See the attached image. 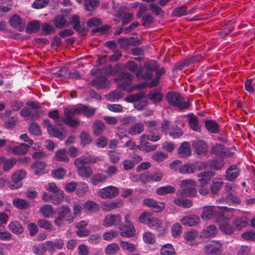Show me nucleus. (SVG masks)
I'll return each instance as SVG.
<instances>
[{"instance_id": "obj_9", "label": "nucleus", "mask_w": 255, "mask_h": 255, "mask_svg": "<svg viewBox=\"0 0 255 255\" xmlns=\"http://www.w3.org/2000/svg\"><path fill=\"white\" fill-rule=\"evenodd\" d=\"M74 164L77 168L78 175L81 177L87 178L92 175L93 171L91 167L82 164L81 160H74Z\"/></svg>"}, {"instance_id": "obj_38", "label": "nucleus", "mask_w": 255, "mask_h": 255, "mask_svg": "<svg viewBox=\"0 0 255 255\" xmlns=\"http://www.w3.org/2000/svg\"><path fill=\"white\" fill-rule=\"evenodd\" d=\"M225 147L223 144L217 143L213 145L210 148V153L212 155H218L221 158L223 155Z\"/></svg>"}, {"instance_id": "obj_17", "label": "nucleus", "mask_w": 255, "mask_h": 255, "mask_svg": "<svg viewBox=\"0 0 255 255\" xmlns=\"http://www.w3.org/2000/svg\"><path fill=\"white\" fill-rule=\"evenodd\" d=\"M143 204L147 207L151 208L156 212H161L165 207L163 203H158L152 198L144 199L143 201Z\"/></svg>"}, {"instance_id": "obj_64", "label": "nucleus", "mask_w": 255, "mask_h": 255, "mask_svg": "<svg viewBox=\"0 0 255 255\" xmlns=\"http://www.w3.org/2000/svg\"><path fill=\"white\" fill-rule=\"evenodd\" d=\"M143 241L149 244L152 245L155 242L154 235L150 232H145L143 235Z\"/></svg>"}, {"instance_id": "obj_4", "label": "nucleus", "mask_w": 255, "mask_h": 255, "mask_svg": "<svg viewBox=\"0 0 255 255\" xmlns=\"http://www.w3.org/2000/svg\"><path fill=\"white\" fill-rule=\"evenodd\" d=\"M122 218L119 215H108L103 221V225L109 227L112 225L119 226L120 233L123 237H128V227L127 224L121 225Z\"/></svg>"}, {"instance_id": "obj_51", "label": "nucleus", "mask_w": 255, "mask_h": 255, "mask_svg": "<svg viewBox=\"0 0 255 255\" xmlns=\"http://www.w3.org/2000/svg\"><path fill=\"white\" fill-rule=\"evenodd\" d=\"M182 227L179 223L173 224L171 227V235L174 238L179 237L182 234Z\"/></svg>"}, {"instance_id": "obj_57", "label": "nucleus", "mask_w": 255, "mask_h": 255, "mask_svg": "<svg viewBox=\"0 0 255 255\" xmlns=\"http://www.w3.org/2000/svg\"><path fill=\"white\" fill-rule=\"evenodd\" d=\"M169 134L173 138H177L181 137L183 134V132L180 128L176 126L171 128Z\"/></svg>"}, {"instance_id": "obj_42", "label": "nucleus", "mask_w": 255, "mask_h": 255, "mask_svg": "<svg viewBox=\"0 0 255 255\" xmlns=\"http://www.w3.org/2000/svg\"><path fill=\"white\" fill-rule=\"evenodd\" d=\"M28 145L27 144L21 143L18 146L10 148V149L14 154L21 155L25 154L28 151Z\"/></svg>"}, {"instance_id": "obj_3", "label": "nucleus", "mask_w": 255, "mask_h": 255, "mask_svg": "<svg viewBox=\"0 0 255 255\" xmlns=\"http://www.w3.org/2000/svg\"><path fill=\"white\" fill-rule=\"evenodd\" d=\"M114 74L118 75V77L115 79L117 82L119 90L126 91L128 87V66L125 64H119L113 69Z\"/></svg>"}, {"instance_id": "obj_34", "label": "nucleus", "mask_w": 255, "mask_h": 255, "mask_svg": "<svg viewBox=\"0 0 255 255\" xmlns=\"http://www.w3.org/2000/svg\"><path fill=\"white\" fill-rule=\"evenodd\" d=\"M8 229L13 233L19 235L23 232V228L18 221H12L8 224Z\"/></svg>"}, {"instance_id": "obj_10", "label": "nucleus", "mask_w": 255, "mask_h": 255, "mask_svg": "<svg viewBox=\"0 0 255 255\" xmlns=\"http://www.w3.org/2000/svg\"><path fill=\"white\" fill-rule=\"evenodd\" d=\"M163 174L161 171H155L153 173L144 172L140 175V181L143 183H147L150 181L159 182L162 180Z\"/></svg>"}, {"instance_id": "obj_14", "label": "nucleus", "mask_w": 255, "mask_h": 255, "mask_svg": "<svg viewBox=\"0 0 255 255\" xmlns=\"http://www.w3.org/2000/svg\"><path fill=\"white\" fill-rule=\"evenodd\" d=\"M222 247L221 243L219 241H212L206 245L204 248L206 254L215 255L219 254Z\"/></svg>"}, {"instance_id": "obj_18", "label": "nucleus", "mask_w": 255, "mask_h": 255, "mask_svg": "<svg viewBox=\"0 0 255 255\" xmlns=\"http://www.w3.org/2000/svg\"><path fill=\"white\" fill-rule=\"evenodd\" d=\"M249 222V219L247 216L243 215L235 217L233 221V224L238 231H240L246 227Z\"/></svg>"}, {"instance_id": "obj_55", "label": "nucleus", "mask_w": 255, "mask_h": 255, "mask_svg": "<svg viewBox=\"0 0 255 255\" xmlns=\"http://www.w3.org/2000/svg\"><path fill=\"white\" fill-rule=\"evenodd\" d=\"M98 158L94 156L88 155L83 156L79 158H77L75 160H81V163L83 164L93 163L96 162Z\"/></svg>"}, {"instance_id": "obj_47", "label": "nucleus", "mask_w": 255, "mask_h": 255, "mask_svg": "<svg viewBox=\"0 0 255 255\" xmlns=\"http://www.w3.org/2000/svg\"><path fill=\"white\" fill-rule=\"evenodd\" d=\"M225 162L222 158H216L210 161V167L215 170H219L223 167Z\"/></svg>"}, {"instance_id": "obj_39", "label": "nucleus", "mask_w": 255, "mask_h": 255, "mask_svg": "<svg viewBox=\"0 0 255 255\" xmlns=\"http://www.w3.org/2000/svg\"><path fill=\"white\" fill-rule=\"evenodd\" d=\"M107 179L106 175L99 173L95 174L91 178V183L93 185H97L99 183L105 182Z\"/></svg>"}, {"instance_id": "obj_11", "label": "nucleus", "mask_w": 255, "mask_h": 255, "mask_svg": "<svg viewBox=\"0 0 255 255\" xmlns=\"http://www.w3.org/2000/svg\"><path fill=\"white\" fill-rule=\"evenodd\" d=\"M119 193L118 188L111 185L100 189L98 195L103 199H112L118 195Z\"/></svg>"}, {"instance_id": "obj_36", "label": "nucleus", "mask_w": 255, "mask_h": 255, "mask_svg": "<svg viewBox=\"0 0 255 255\" xmlns=\"http://www.w3.org/2000/svg\"><path fill=\"white\" fill-rule=\"evenodd\" d=\"M39 210L42 215L47 218L52 217L55 213V211L51 205H45L41 207Z\"/></svg>"}, {"instance_id": "obj_59", "label": "nucleus", "mask_w": 255, "mask_h": 255, "mask_svg": "<svg viewBox=\"0 0 255 255\" xmlns=\"http://www.w3.org/2000/svg\"><path fill=\"white\" fill-rule=\"evenodd\" d=\"M220 230L223 233L227 235L234 233L235 229L232 225L228 223H223L220 225Z\"/></svg>"}, {"instance_id": "obj_20", "label": "nucleus", "mask_w": 255, "mask_h": 255, "mask_svg": "<svg viewBox=\"0 0 255 255\" xmlns=\"http://www.w3.org/2000/svg\"><path fill=\"white\" fill-rule=\"evenodd\" d=\"M178 153L181 157L187 158L190 156L191 155V149L189 142H182L178 148Z\"/></svg>"}, {"instance_id": "obj_37", "label": "nucleus", "mask_w": 255, "mask_h": 255, "mask_svg": "<svg viewBox=\"0 0 255 255\" xmlns=\"http://www.w3.org/2000/svg\"><path fill=\"white\" fill-rule=\"evenodd\" d=\"M12 204L16 208L20 210L26 209L29 207L28 201L25 199L16 198L13 200Z\"/></svg>"}, {"instance_id": "obj_25", "label": "nucleus", "mask_w": 255, "mask_h": 255, "mask_svg": "<svg viewBox=\"0 0 255 255\" xmlns=\"http://www.w3.org/2000/svg\"><path fill=\"white\" fill-rule=\"evenodd\" d=\"M92 84L97 89H104L109 86L110 81L105 77H100L93 80Z\"/></svg>"}, {"instance_id": "obj_46", "label": "nucleus", "mask_w": 255, "mask_h": 255, "mask_svg": "<svg viewBox=\"0 0 255 255\" xmlns=\"http://www.w3.org/2000/svg\"><path fill=\"white\" fill-rule=\"evenodd\" d=\"M144 130V125L141 123H138L132 126L128 130V133L134 135L140 134Z\"/></svg>"}, {"instance_id": "obj_60", "label": "nucleus", "mask_w": 255, "mask_h": 255, "mask_svg": "<svg viewBox=\"0 0 255 255\" xmlns=\"http://www.w3.org/2000/svg\"><path fill=\"white\" fill-rule=\"evenodd\" d=\"M144 93L143 92H139L136 94H134L128 96V103H137L140 101L144 96Z\"/></svg>"}, {"instance_id": "obj_63", "label": "nucleus", "mask_w": 255, "mask_h": 255, "mask_svg": "<svg viewBox=\"0 0 255 255\" xmlns=\"http://www.w3.org/2000/svg\"><path fill=\"white\" fill-rule=\"evenodd\" d=\"M119 249L118 245L117 243H112L109 244L106 249L105 253L106 254L112 255L115 254Z\"/></svg>"}, {"instance_id": "obj_61", "label": "nucleus", "mask_w": 255, "mask_h": 255, "mask_svg": "<svg viewBox=\"0 0 255 255\" xmlns=\"http://www.w3.org/2000/svg\"><path fill=\"white\" fill-rule=\"evenodd\" d=\"M227 202L231 204H240L241 202L240 199L236 195L229 193L226 197Z\"/></svg>"}, {"instance_id": "obj_48", "label": "nucleus", "mask_w": 255, "mask_h": 255, "mask_svg": "<svg viewBox=\"0 0 255 255\" xmlns=\"http://www.w3.org/2000/svg\"><path fill=\"white\" fill-rule=\"evenodd\" d=\"M187 14V7L184 5L176 7L172 11V15L176 17H181Z\"/></svg>"}, {"instance_id": "obj_50", "label": "nucleus", "mask_w": 255, "mask_h": 255, "mask_svg": "<svg viewBox=\"0 0 255 255\" xmlns=\"http://www.w3.org/2000/svg\"><path fill=\"white\" fill-rule=\"evenodd\" d=\"M89 190V187L87 183L84 182H80L77 184L76 188V194L82 196L84 195Z\"/></svg>"}, {"instance_id": "obj_33", "label": "nucleus", "mask_w": 255, "mask_h": 255, "mask_svg": "<svg viewBox=\"0 0 255 255\" xmlns=\"http://www.w3.org/2000/svg\"><path fill=\"white\" fill-rule=\"evenodd\" d=\"M196 170V167L194 163H187L181 165L179 171L181 174H191L194 173Z\"/></svg>"}, {"instance_id": "obj_62", "label": "nucleus", "mask_w": 255, "mask_h": 255, "mask_svg": "<svg viewBox=\"0 0 255 255\" xmlns=\"http://www.w3.org/2000/svg\"><path fill=\"white\" fill-rule=\"evenodd\" d=\"M168 157V154L162 151H156L152 156V159L156 162L164 160Z\"/></svg>"}, {"instance_id": "obj_22", "label": "nucleus", "mask_w": 255, "mask_h": 255, "mask_svg": "<svg viewBox=\"0 0 255 255\" xmlns=\"http://www.w3.org/2000/svg\"><path fill=\"white\" fill-rule=\"evenodd\" d=\"M53 23L55 27L58 29L68 26L67 17L64 14L56 16L53 20Z\"/></svg>"}, {"instance_id": "obj_15", "label": "nucleus", "mask_w": 255, "mask_h": 255, "mask_svg": "<svg viewBox=\"0 0 255 255\" xmlns=\"http://www.w3.org/2000/svg\"><path fill=\"white\" fill-rule=\"evenodd\" d=\"M68 26L71 25L73 28L79 32L83 33V32L87 30L84 27H81L80 17L79 15L72 14L68 18Z\"/></svg>"}, {"instance_id": "obj_41", "label": "nucleus", "mask_w": 255, "mask_h": 255, "mask_svg": "<svg viewBox=\"0 0 255 255\" xmlns=\"http://www.w3.org/2000/svg\"><path fill=\"white\" fill-rule=\"evenodd\" d=\"M161 255H176L172 245L166 244L163 245L160 249Z\"/></svg>"}, {"instance_id": "obj_53", "label": "nucleus", "mask_w": 255, "mask_h": 255, "mask_svg": "<svg viewBox=\"0 0 255 255\" xmlns=\"http://www.w3.org/2000/svg\"><path fill=\"white\" fill-rule=\"evenodd\" d=\"M130 155L131 158L128 159V169H131L135 164H138L142 160V157L134 153Z\"/></svg>"}, {"instance_id": "obj_29", "label": "nucleus", "mask_w": 255, "mask_h": 255, "mask_svg": "<svg viewBox=\"0 0 255 255\" xmlns=\"http://www.w3.org/2000/svg\"><path fill=\"white\" fill-rule=\"evenodd\" d=\"M148 99L154 104L160 103L163 99V95L156 90L150 92L148 94Z\"/></svg>"}, {"instance_id": "obj_52", "label": "nucleus", "mask_w": 255, "mask_h": 255, "mask_svg": "<svg viewBox=\"0 0 255 255\" xmlns=\"http://www.w3.org/2000/svg\"><path fill=\"white\" fill-rule=\"evenodd\" d=\"M38 226L45 230L47 231H52L53 230L54 228L51 222L45 219H39L37 221Z\"/></svg>"}, {"instance_id": "obj_8", "label": "nucleus", "mask_w": 255, "mask_h": 255, "mask_svg": "<svg viewBox=\"0 0 255 255\" xmlns=\"http://www.w3.org/2000/svg\"><path fill=\"white\" fill-rule=\"evenodd\" d=\"M43 126L46 128L48 133L51 136L62 139L66 136V133L64 130H60L54 127L48 119L43 121Z\"/></svg>"}, {"instance_id": "obj_35", "label": "nucleus", "mask_w": 255, "mask_h": 255, "mask_svg": "<svg viewBox=\"0 0 255 255\" xmlns=\"http://www.w3.org/2000/svg\"><path fill=\"white\" fill-rule=\"evenodd\" d=\"M16 159L15 158H6L3 157L2 169L4 171H9L16 163Z\"/></svg>"}, {"instance_id": "obj_45", "label": "nucleus", "mask_w": 255, "mask_h": 255, "mask_svg": "<svg viewBox=\"0 0 255 255\" xmlns=\"http://www.w3.org/2000/svg\"><path fill=\"white\" fill-rule=\"evenodd\" d=\"M20 115L24 117H27L30 116L32 120H34L39 117L40 112L39 111H36L34 113L32 114V112L28 108H24L20 111Z\"/></svg>"}, {"instance_id": "obj_19", "label": "nucleus", "mask_w": 255, "mask_h": 255, "mask_svg": "<svg viewBox=\"0 0 255 255\" xmlns=\"http://www.w3.org/2000/svg\"><path fill=\"white\" fill-rule=\"evenodd\" d=\"M10 26L18 30H21L25 24V22L19 15L14 14L12 15L9 20Z\"/></svg>"}, {"instance_id": "obj_28", "label": "nucleus", "mask_w": 255, "mask_h": 255, "mask_svg": "<svg viewBox=\"0 0 255 255\" xmlns=\"http://www.w3.org/2000/svg\"><path fill=\"white\" fill-rule=\"evenodd\" d=\"M123 205V203L121 200L110 202H104L102 203V209L105 211H110L117 208L121 207Z\"/></svg>"}, {"instance_id": "obj_7", "label": "nucleus", "mask_w": 255, "mask_h": 255, "mask_svg": "<svg viewBox=\"0 0 255 255\" xmlns=\"http://www.w3.org/2000/svg\"><path fill=\"white\" fill-rule=\"evenodd\" d=\"M194 152L198 156L206 155L209 150L207 143L204 140L196 139L192 142Z\"/></svg>"}, {"instance_id": "obj_24", "label": "nucleus", "mask_w": 255, "mask_h": 255, "mask_svg": "<svg viewBox=\"0 0 255 255\" xmlns=\"http://www.w3.org/2000/svg\"><path fill=\"white\" fill-rule=\"evenodd\" d=\"M205 127L210 133L216 134L220 130V126L215 120H208L205 122Z\"/></svg>"}, {"instance_id": "obj_44", "label": "nucleus", "mask_w": 255, "mask_h": 255, "mask_svg": "<svg viewBox=\"0 0 255 255\" xmlns=\"http://www.w3.org/2000/svg\"><path fill=\"white\" fill-rule=\"evenodd\" d=\"M64 197V192L63 191L57 192L51 195V202L54 205H59L63 200Z\"/></svg>"}, {"instance_id": "obj_23", "label": "nucleus", "mask_w": 255, "mask_h": 255, "mask_svg": "<svg viewBox=\"0 0 255 255\" xmlns=\"http://www.w3.org/2000/svg\"><path fill=\"white\" fill-rule=\"evenodd\" d=\"M46 163L42 161H36L31 166L34 174L36 175H41L45 173L46 172Z\"/></svg>"}, {"instance_id": "obj_16", "label": "nucleus", "mask_w": 255, "mask_h": 255, "mask_svg": "<svg viewBox=\"0 0 255 255\" xmlns=\"http://www.w3.org/2000/svg\"><path fill=\"white\" fill-rule=\"evenodd\" d=\"M58 215L65 218L66 222L71 223L74 220L75 217L71 214V209L68 205H62L59 209Z\"/></svg>"}, {"instance_id": "obj_12", "label": "nucleus", "mask_w": 255, "mask_h": 255, "mask_svg": "<svg viewBox=\"0 0 255 255\" xmlns=\"http://www.w3.org/2000/svg\"><path fill=\"white\" fill-rule=\"evenodd\" d=\"M26 172L23 169H19L11 175V179L14 182L10 186L11 189H16L22 186L20 182L26 176Z\"/></svg>"}, {"instance_id": "obj_54", "label": "nucleus", "mask_w": 255, "mask_h": 255, "mask_svg": "<svg viewBox=\"0 0 255 255\" xmlns=\"http://www.w3.org/2000/svg\"><path fill=\"white\" fill-rule=\"evenodd\" d=\"M105 128V125L101 121H97L93 124V129L95 134L98 135L102 133Z\"/></svg>"}, {"instance_id": "obj_30", "label": "nucleus", "mask_w": 255, "mask_h": 255, "mask_svg": "<svg viewBox=\"0 0 255 255\" xmlns=\"http://www.w3.org/2000/svg\"><path fill=\"white\" fill-rule=\"evenodd\" d=\"M54 159L58 161L67 162L69 158L67 155L66 149L62 148L55 152Z\"/></svg>"}, {"instance_id": "obj_27", "label": "nucleus", "mask_w": 255, "mask_h": 255, "mask_svg": "<svg viewBox=\"0 0 255 255\" xmlns=\"http://www.w3.org/2000/svg\"><path fill=\"white\" fill-rule=\"evenodd\" d=\"M224 184L221 178H214L210 186V193L213 195L217 194L222 188Z\"/></svg>"}, {"instance_id": "obj_49", "label": "nucleus", "mask_w": 255, "mask_h": 255, "mask_svg": "<svg viewBox=\"0 0 255 255\" xmlns=\"http://www.w3.org/2000/svg\"><path fill=\"white\" fill-rule=\"evenodd\" d=\"M124 96V94L121 91H115L111 92L108 95H106V98L107 100L114 102L118 100Z\"/></svg>"}, {"instance_id": "obj_2", "label": "nucleus", "mask_w": 255, "mask_h": 255, "mask_svg": "<svg viewBox=\"0 0 255 255\" xmlns=\"http://www.w3.org/2000/svg\"><path fill=\"white\" fill-rule=\"evenodd\" d=\"M229 210L230 208L226 206H205L201 214V218L204 220L213 219L219 222L225 218L224 211Z\"/></svg>"}, {"instance_id": "obj_21", "label": "nucleus", "mask_w": 255, "mask_h": 255, "mask_svg": "<svg viewBox=\"0 0 255 255\" xmlns=\"http://www.w3.org/2000/svg\"><path fill=\"white\" fill-rule=\"evenodd\" d=\"M215 172L212 171H205L200 172L198 175V180L202 185L208 183L214 176Z\"/></svg>"}, {"instance_id": "obj_58", "label": "nucleus", "mask_w": 255, "mask_h": 255, "mask_svg": "<svg viewBox=\"0 0 255 255\" xmlns=\"http://www.w3.org/2000/svg\"><path fill=\"white\" fill-rule=\"evenodd\" d=\"M84 207L91 212H95L98 211L99 208L98 204L93 201H88L85 203Z\"/></svg>"}, {"instance_id": "obj_13", "label": "nucleus", "mask_w": 255, "mask_h": 255, "mask_svg": "<svg viewBox=\"0 0 255 255\" xmlns=\"http://www.w3.org/2000/svg\"><path fill=\"white\" fill-rule=\"evenodd\" d=\"M241 169L236 164L230 165L225 171V178L230 182L234 181L240 175Z\"/></svg>"}, {"instance_id": "obj_56", "label": "nucleus", "mask_w": 255, "mask_h": 255, "mask_svg": "<svg viewBox=\"0 0 255 255\" xmlns=\"http://www.w3.org/2000/svg\"><path fill=\"white\" fill-rule=\"evenodd\" d=\"M142 24L145 27H148L153 22L154 18L150 14H144L142 16Z\"/></svg>"}, {"instance_id": "obj_43", "label": "nucleus", "mask_w": 255, "mask_h": 255, "mask_svg": "<svg viewBox=\"0 0 255 255\" xmlns=\"http://www.w3.org/2000/svg\"><path fill=\"white\" fill-rule=\"evenodd\" d=\"M175 191V188L172 186L167 185L161 186L156 189V193L158 195H163L167 194L173 193Z\"/></svg>"}, {"instance_id": "obj_26", "label": "nucleus", "mask_w": 255, "mask_h": 255, "mask_svg": "<svg viewBox=\"0 0 255 255\" xmlns=\"http://www.w3.org/2000/svg\"><path fill=\"white\" fill-rule=\"evenodd\" d=\"M200 219L195 215L186 216L182 218L180 222L184 226H192L198 224Z\"/></svg>"}, {"instance_id": "obj_40", "label": "nucleus", "mask_w": 255, "mask_h": 255, "mask_svg": "<svg viewBox=\"0 0 255 255\" xmlns=\"http://www.w3.org/2000/svg\"><path fill=\"white\" fill-rule=\"evenodd\" d=\"M41 27V23L37 20H33L28 23L26 31L28 33L37 32Z\"/></svg>"}, {"instance_id": "obj_5", "label": "nucleus", "mask_w": 255, "mask_h": 255, "mask_svg": "<svg viewBox=\"0 0 255 255\" xmlns=\"http://www.w3.org/2000/svg\"><path fill=\"white\" fill-rule=\"evenodd\" d=\"M165 98L169 105L176 107L180 110L188 109L191 106L189 101H183V98L178 92H168Z\"/></svg>"}, {"instance_id": "obj_31", "label": "nucleus", "mask_w": 255, "mask_h": 255, "mask_svg": "<svg viewBox=\"0 0 255 255\" xmlns=\"http://www.w3.org/2000/svg\"><path fill=\"white\" fill-rule=\"evenodd\" d=\"M218 230L214 225H209L205 230H203L201 233V237L202 238H212L214 237L217 233Z\"/></svg>"}, {"instance_id": "obj_6", "label": "nucleus", "mask_w": 255, "mask_h": 255, "mask_svg": "<svg viewBox=\"0 0 255 255\" xmlns=\"http://www.w3.org/2000/svg\"><path fill=\"white\" fill-rule=\"evenodd\" d=\"M181 188V194L185 197L194 196L197 190L196 189V183L191 180H184L181 181L180 183Z\"/></svg>"}, {"instance_id": "obj_32", "label": "nucleus", "mask_w": 255, "mask_h": 255, "mask_svg": "<svg viewBox=\"0 0 255 255\" xmlns=\"http://www.w3.org/2000/svg\"><path fill=\"white\" fill-rule=\"evenodd\" d=\"M188 117L189 118L188 124L190 128L194 131H200V127L199 124L198 118L193 113L189 114Z\"/></svg>"}, {"instance_id": "obj_1", "label": "nucleus", "mask_w": 255, "mask_h": 255, "mask_svg": "<svg viewBox=\"0 0 255 255\" xmlns=\"http://www.w3.org/2000/svg\"><path fill=\"white\" fill-rule=\"evenodd\" d=\"M95 111L96 109L87 106H81L75 108H65L64 110L65 118L63 122L68 126L74 127L79 123V122L74 118L75 115L83 113L86 116L90 117L94 114Z\"/></svg>"}]
</instances>
